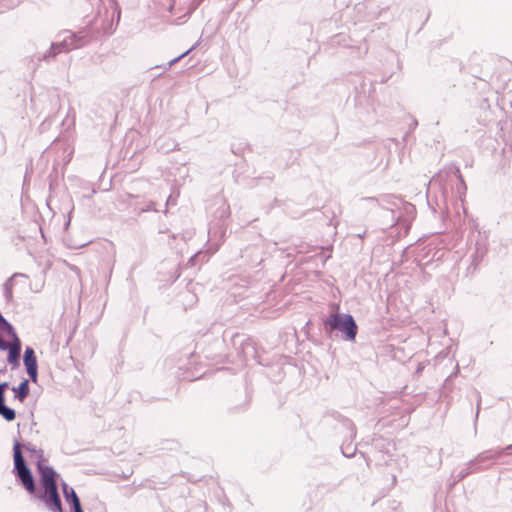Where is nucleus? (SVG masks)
<instances>
[{
    "label": "nucleus",
    "mask_w": 512,
    "mask_h": 512,
    "mask_svg": "<svg viewBox=\"0 0 512 512\" xmlns=\"http://www.w3.org/2000/svg\"><path fill=\"white\" fill-rule=\"evenodd\" d=\"M40 483L44 489L43 494L38 497L43 500L46 505L55 512H61V501L56 485V473L48 466L39 464Z\"/></svg>",
    "instance_id": "1"
},
{
    "label": "nucleus",
    "mask_w": 512,
    "mask_h": 512,
    "mask_svg": "<svg viewBox=\"0 0 512 512\" xmlns=\"http://www.w3.org/2000/svg\"><path fill=\"white\" fill-rule=\"evenodd\" d=\"M14 462L15 469L17 471V477L20 479L23 487L28 493L34 494V479L29 468L25 465V461L21 454L19 444H16L14 447Z\"/></svg>",
    "instance_id": "2"
},
{
    "label": "nucleus",
    "mask_w": 512,
    "mask_h": 512,
    "mask_svg": "<svg viewBox=\"0 0 512 512\" xmlns=\"http://www.w3.org/2000/svg\"><path fill=\"white\" fill-rule=\"evenodd\" d=\"M24 364L27 369V373L30 376L32 381H36L37 379V360L34 355V351L32 348L27 347L24 353Z\"/></svg>",
    "instance_id": "3"
},
{
    "label": "nucleus",
    "mask_w": 512,
    "mask_h": 512,
    "mask_svg": "<svg viewBox=\"0 0 512 512\" xmlns=\"http://www.w3.org/2000/svg\"><path fill=\"white\" fill-rule=\"evenodd\" d=\"M338 329L346 334L348 340H355L358 328L351 315H343L342 323Z\"/></svg>",
    "instance_id": "4"
},
{
    "label": "nucleus",
    "mask_w": 512,
    "mask_h": 512,
    "mask_svg": "<svg viewBox=\"0 0 512 512\" xmlns=\"http://www.w3.org/2000/svg\"><path fill=\"white\" fill-rule=\"evenodd\" d=\"M8 387V383H0V415L7 421H13L16 417L13 409L4 404V391Z\"/></svg>",
    "instance_id": "5"
},
{
    "label": "nucleus",
    "mask_w": 512,
    "mask_h": 512,
    "mask_svg": "<svg viewBox=\"0 0 512 512\" xmlns=\"http://www.w3.org/2000/svg\"><path fill=\"white\" fill-rule=\"evenodd\" d=\"M11 337L14 339V341L11 343V347L8 349L9 354L7 360L9 363L17 365L20 357L21 342L16 334L15 336Z\"/></svg>",
    "instance_id": "6"
},
{
    "label": "nucleus",
    "mask_w": 512,
    "mask_h": 512,
    "mask_svg": "<svg viewBox=\"0 0 512 512\" xmlns=\"http://www.w3.org/2000/svg\"><path fill=\"white\" fill-rule=\"evenodd\" d=\"M64 494L67 499V501L72 502L73 508L75 512H83L80 506V501L75 493V491L71 488H68V486L65 484L63 486Z\"/></svg>",
    "instance_id": "7"
},
{
    "label": "nucleus",
    "mask_w": 512,
    "mask_h": 512,
    "mask_svg": "<svg viewBox=\"0 0 512 512\" xmlns=\"http://www.w3.org/2000/svg\"><path fill=\"white\" fill-rule=\"evenodd\" d=\"M14 390L16 391V397L22 402L28 396L29 393L28 381L24 380L23 382L20 383L18 388H14Z\"/></svg>",
    "instance_id": "8"
},
{
    "label": "nucleus",
    "mask_w": 512,
    "mask_h": 512,
    "mask_svg": "<svg viewBox=\"0 0 512 512\" xmlns=\"http://www.w3.org/2000/svg\"><path fill=\"white\" fill-rule=\"evenodd\" d=\"M343 316L335 313L331 314L329 319L327 320V324L330 325L331 329H338L342 323Z\"/></svg>",
    "instance_id": "9"
},
{
    "label": "nucleus",
    "mask_w": 512,
    "mask_h": 512,
    "mask_svg": "<svg viewBox=\"0 0 512 512\" xmlns=\"http://www.w3.org/2000/svg\"><path fill=\"white\" fill-rule=\"evenodd\" d=\"M11 347V343H8L4 341L2 338H0V349L1 350H8Z\"/></svg>",
    "instance_id": "10"
}]
</instances>
